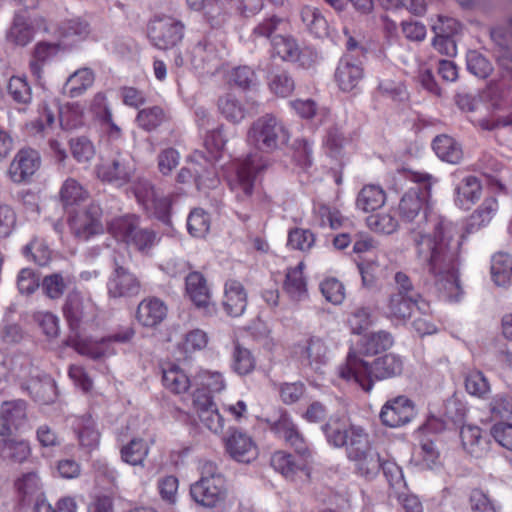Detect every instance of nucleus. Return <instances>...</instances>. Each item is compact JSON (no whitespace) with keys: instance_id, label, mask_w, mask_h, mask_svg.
<instances>
[{"instance_id":"1","label":"nucleus","mask_w":512,"mask_h":512,"mask_svg":"<svg viewBox=\"0 0 512 512\" xmlns=\"http://www.w3.org/2000/svg\"><path fill=\"white\" fill-rule=\"evenodd\" d=\"M433 235L414 233L413 243L418 260L434 277L439 297L446 301H458L463 290L459 279L463 236L452 222L434 217Z\"/></svg>"},{"instance_id":"2","label":"nucleus","mask_w":512,"mask_h":512,"mask_svg":"<svg viewBox=\"0 0 512 512\" xmlns=\"http://www.w3.org/2000/svg\"><path fill=\"white\" fill-rule=\"evenodd\" d=\"M403 368V359L394 353L385 354L368 363L354 350H350L345 362L338 366L337 375L347 382L359 385L365 392H370L374 380L399 376Z\"/></svg>"},{"instance_id":"3","label":"nucleus","mask_w":512,"mask_h":512,"mask_svg":"<svg viewBox=\"0 0 512 512\" xmlns=\"http://www.w3.org/2000/svg\"><path fill=\"white\" fill-rule=\"evenodd\" d=\"M408 178L419 185L418 188H411L401 198L399 203V213L403 219L412 222L422 212V216L416 227L411 229V239L414 233L422 232L433 235L432 219L442 216L432 213L429 210L430 189L437 183L438 179L432 174L423 171H409Z\"/></svg>"},{"instance_id":"4","label":"nucleus","mask_w":512,"mask_h":512,"mask_svg":"<svg viewBox=\"0 0 512 512\" xmlns=\"http://www.w3.org/2000/svg\"><path fill=\"white\" fill-rule=\"evenodd\" d=\"M200 473V479L190 487L192 499L208 508L224 503L228 490L226 480L217 465L211 461H205L200 466Z\"/></svg>"},{"instance_id":"5","label":"nucleus","mask_w":512,"mask_h":512,"mask_svg":"<svg viewBox=\"0 0 512 512\" xmlns=\"http://www.w3.org/2000/svg\"><path fill=\"white\" fill-rule=\"evenodd\" d=\"M248 140L257 150L271 153L288 143L289 133L274 116L265 115L252 124Z\"/></svg>"},{"instance_id":"6","label":"nucleus","mask_w":512,"mask_h":512,"mask_svg":"<svg viewBox=\"0 0 512 512\" xmlns=\"http://www.w3.org/2000/svg\"><path fill=\"white\" fill-rule=\"evenodd\" d=\"M346 455L359 476L372 480L378 475L383 458L371 445L368 433H356Z\"/></svg>"},{"instance_id":"7","label":"nucleus","mask_w":512,"mask_h":512,"mask_svg":"<svg viewBox=\"0 0 512 512\" xmlns=\"http://www.w3.org/2000/svg\"><path fill=\"white\" fill-rule=\"evenodd\" d=\"M135 172V164L128 153L113 152L111 156L103 158L97 166L98 178L103 182L121 187L127 184Z\"/></svg>"},{"instance_id":"8","label":"nucleus","mask_w":512,"mask_h":512,"mask_svg":"<svg viewBox=\"0 0 512 512\" xmlns=\"http://www.w3.org/2000/svg\"><path fill=\"white\" fill-rule=\"evenodd\" d=\"M63 314L71 330L75 332V335L70 336L67 340V344L71 346L70 339L76 337L81 339L78 334L80 326L95 318L96 306L90 298L84 297L80 292L73 290L66 297Z\"/></svg>"},{"instance_id":"9","label":"nucleus","mask_w":512,"mask_h":512,"mask_svg":"<svg viewBox=\"0 0 512 512\" xmlns=\"http://www.w3.org/2000/svg\"><path fill=\"white\" fill-rule=\"evenodd\" d=\"M268 161L258 155H249L237 167L230 188L239 201H245L253 192L255 175L268 166Z\"/></svg>"},{"instance_id":"10","label":"nucleus","mask_w":512,"mask_h":512,"mask_svg":"<svg viewBox=\"0 0 512 512\" xmlns=\"http://www.w3.org/2000/svg\"><path fill=\"white\" fill-rule=\"evenodd\" d=\"M134 194L138 202L151 215L164 223L169 222L170 200L155 190L145 179H139L134 185Z\"/></svg>"},{"instance_id":"11","label":"nucleus","mask_w":512,"mask_h":512,"mask_svg":"<svg viewBox=\"0 0 512 512\" xmlns=\"http://www.w3.org/2000/svg\"><path fill=\"white\" fill-rule=\"evenodd\" d=\"M184 25L181 21L169 17H156L149 28V38L158 49H169L176 46L183 38Z\"/></svg>"},{"instance_id":"12","label":"nucleus","mask_w":512,"mask_h":512,"mask_svg":"<svg viewBox=\"0 0 512 512\" xmlns=\"http://www.w3.org/2000/svg\"><path fill=\"white\" fill-rule=\"evenodd\" d=\"M101 215V208L95 203L75 212L69 219L71 232L80 240H88L91 236L101 233L103 231Z\"/></svg>"},{"instance_id":"13","label":"nucleus","mask_w":512,"mask_h":512,"mask_svg":"<svg viewBox=\"0 0 512 512\" xmlns=\"http://www.w3.org/2000/svg\"><path fill=\"white\" fill-rule=\"evenodd\" d=\"M134 330L131 327H126L121 331L101 339L100 342H92L86 339H79L78 337L70 339V345L80 354L89 356L93 359H99L101 357L111 354L109 349V343H127L134 337Z\"/></svg>"},{"instance_id":"14","label":"nucleus","mask_w":512,"mask_h":512,"mask_svg":"<svg viewBox=\"0 0 512 512\" xmlns=\"http://www.w3.org/2000/svg\"><path fill=\"white\" fill-rule=\"evenodd\" d=\"M415 413L414 404L410 399L397 396L383 405L379 417L383 425L397 428L409 423Z\"/></svg>"},{"instance_id":"15","label":"nucleus","mask_w":512,"mask_h":512,"mask_svg":"<svg viewBox=\"0 0 512 512\" xmlns=\"http://www.w3.org/2000/svg\"><path fill=\"white\" fill-rule=\"evenodd\" d=\"M41 165L39 153L31 148L19 150L11 161L7 175L14 183L28 182Z\"/></svg>"},{"instance_id":"16","label":"nucleus","mask_w":512,"mask_h":512,"mask_svg":"<svg viewBox=\"0 0 512 512\" xmlns=\"http://www.w3.org/2000/svg\"><path fill=\"white\" fill-rule=\"evenodd\" d=\"M226 53L222 42L212 38L199 41L191 51V64L195 69L217 68Z\"/></svg>"},{"instance_id":"17","label":"nucleus","mask_w":512,"mask_h":512,"mask_svg":"<svg viewBox=\"0 0 512 512\" xmlns=\"http://www.w3.org/2000/svg\"><path fill=\"white\" fill-rule=\"evenodd\" d=\"M193 406L200 422L213 433H220L224 428V418L218 412L212 397L197 389L193 394Z\"/></svg>"},{"instance_id":"18","label":"nucleus","mask_w":512,"mask_h":512,"mask_svg":"<svg viewBox=\"0 0 512 512\" xmlns=\"http://www.w3.org/2000/svg\"><path fill=\"white\" fill-rule=\"evenodd\" d=\"M226 450L229 455L241 463H250L257 459L259 450L248 434L235 430L226 439Z\"/></svg>"},{"instance_id":"19","label":"nucleus","mask_w":512,"mask_h":512,"mask_svg":"<svg viewBox=\"0 0 512 512\" xmlns=\"http://www.w3.org/2000/svg\"><path fill=\"white\" fill-rule=\"evenodd\" d=\"M18 377L22 381V387L28 390L36 401L49 404L56 399V384L49 376L43 375L41 377L39 372L35 371L29 380L25 379V374H19Z\"/></svg>"},{"instance_id":"20","label":"nucleus","mask_w":512,"mask_h":512,"mask_svg":"<svg viewBox=\"0 0 512 512\" xmlns=\"http://www.w3.org/2000/svg\"><path fill=\"white\" fill-rule=\"evenodd\" d=\"M27 420L26 403L23 400L6 401L0 409V436H8L21 428Z\"/></svg>"},{"instance_id":"21","label":"nucleus","mask_w":512,"mask_h":512,"mask_svg":"<svg viewBox=\"0 0 512 512\" xmlns=\"http://www.w3.org/2000/svg\"><path fill=\"white\" fill-rule=\"evenodd\" d=\"M322 430L328 443L337 448L345 447L346 454L348 453L350 442L355 438L356 433H366L362 427L347 424L339 419H331L322 427Z\"/></svg>"},{"instance_id":"22","label":"nucleus","mask_w":512,"mask_h":512,"mask_svg":"<svg viewBox=\"0 0 512 512\" xmlns=\"http://www.w3.org/2000/svg\"><path fill=\"white\" fill-rule=\"evenodd\" d=\"M42 25H44L42 17H36L32 21L24 13H16L7 32V39L16 45L25 46L32 41L35 28H40Z\"/></svg>"},{"instance_id":"23","label":"nucleus","mask_w":512,"mask_h":512,"mask_svg":"<svg viewBox=\"0 0 512 512\" xmlns=\"http://www.w3.org/2000/svg\"><path fill=\"white\" fill-rule=\"evenodd\" d=\"M111 297L133 296L140 291V282L127 269L116 263V268L107 283Z\"/></svg>"},{"instance_id":"24","label":"nucleus","mask_w":512,"mask_h":512,"mask_svg":"<svg viewBox=\"0 0 512 512\" xmlns=\"http://www.w3.org/2000/svg\"><path fill=\"white\" fill-rule=\"evenodd\" d=\"M363 76V68L349 57L340 59L334 74L338 87L344 92L357 88Z\"/></svg>"},{"instance_id":"25","label":"nucleus","mask_w":512,"mask_h":512,"mask_svg":"<svg viewBox=\"0 0 512 512\" xmlns=\"http://www.w3.org/2000/svg\"><path fill=\"white\" fill-rule=\"evenodd\" d=\"M168 308L165 303L155 297L143 299L137 308V321L144 327H157L166 318Z\"/></svg>"},{"instance_id":"26","label":"nucleus","mask_w":512,"mask_h":512,"mask_svg":"<svg viewBox=\"0 0 512 512\" xmlns=\"http://www.w3.org/2000/svg\"><path fill=\"white\" fill-rule=\"evenodd\" d=\"M273 52L281 59L292 62H299L302 66H310L313 60H308L310 52L300 50L298 44L291 37L276 35L271 40Z\"/></svg>"},{"instance_id":"27","label":"nucleus","mask_w":512,"mask_h":512,"mask_svg":"<svg viewBox=\"0 0 512 512\" xmlns=\"http://www.w3.org/2000/svg\"><path fill=\"white\" fill-rule=\"evenodd\" d=\"M302 361L314 371H320L329 361V347L325 339L312 336L301 351Z\"/></svg>"},{"instance_id":"28","label":"nucleus","mask_w":512,"mask_h":512,"mask_svg":"<svg viewBox=\"0 0 512 512\" xmlns=\"http://www.w3.org/2000/svg\"><path fill=\"white\" fill-rule=\"evenodd\" d=\"M247 306V293L236 280H228L224 287L223 307L233 317L241 316Z\"/></svg>"},{"instance_id":"29","label":"nucleus","mask_w":512,"mask_h":512,"mask_svg":"<svg viewBox=\"0 0 512 512\" xmlns=\"http://www.w3.org/2000/svg\"><path fill=\"white\" fill-rule=\"evenodd\" d=\"M419 298L391 294L387 300L385 314L392 321L405 323L410 319L414 308L418 305Z\"/></svg>"},{"instance_id":"30","label":"nucleus","mask_w":512,"mask_h":512,"mask_svg":"<svg viewBox=\"0 0 512 512\" xmlns=\"http://www.w3.org/2000/svg\"><path fill=\"white\" fill-rule=\"evenodd\" d=\"M271 430L294 447L298 453H306L307 448L304 438L287 413H282L279 418L271 424Z\"/></svg>"},{"instance_id":"31","label":"nucleus","mask_w":512,"mask_h":512,"mask_svg":"<svg viewBox=\"0 0 512 512\" xmlns=\"http://www.w3.org/2000/svg\"><path fill=\"white\" fill-rule=\"evenodd\" d=\"M258 104L255 101L243 104L233 95H226L219 100V109L222 115L229 121L239 123L247 115L256 113Z\"/></svg>"},{"instance_id":"32","label":"nucleus","mask_w":512,"mask_h":512,"mask_svg":"<svg viewBox=\"0 0 512 512\" xmlns=\"http://www.w3.org/2000/svg\"><path fill=\"white\" fill-rule=\"evenodd\" d=\"M196 115L199 127L201 129L208 130L204 144L206 149L209 151L211 158L216 160L218 157L217 154L224 148L227 141L223 135L222 127L209 130L211 119L209 118L208 113L203 109L197 110Z\"/></svg>"},{"instance_id":"33","label":"nucleus","mask_w":512,"mask_h":512,"mask_svg":"<svg viewBox=\"0 0 512 512\" xmlns=\"http://www.w3.org/2000/svg\"><path fill=\"white\" fill-rule=\"evenodd\" d=\"M460 437L464 449L474 457H482L488 451V441L478 426L463 425Z\"/></svg>"},{"instance_id":"34","label":"nucleus","mask_w":512,"mask_h":512,"mask_svg":"<svg viewBox=\"0 0 512 512\" xmlns=\"http://www.w3.org/2000/svg\"><path fill=\"white\" fill-rule=\"evenodd\" d=\"M194 164L195 182L200 187H215L218 180L213 162L206 158L202 152H195L192 155Z\"/></svg>"},{"instance_id":"35","label":"nucleus","mask_w":512,"mask_h":512,"mask_svg":"<svg viewBox=\"0 0 512 512\" xmlns=\"http://www.w3.org/2000/svg\"><path fill=\"white\" fill-rule=\"evenodd\" d=\"M303 262L289 268L286 273L284 290L292 300L301 301L307 297V283L303 275Z\"/></svg>"},{"instance_id":"36","label":"nucleus","mask_w":512,"mask_h":512,"mask_svg":"<svg viewBox=\"0 0 512 512\" xmlns=\"http://www.w3.org/2000/svg\"><path fill=\"white\" fill-rule=\"evenodd\" d=\"M94 80L95 76L91 69H78L66 80L63 86V92L71 98L78 97L93 85Z\"/></svg>"},{"instance_id":"37","label":"nucleus","mask_w":512,"mask_h":512,"mask_svg":"<svg viewBox=\"0 0 512 512\" xmlns=\"http://www.w3.org/2000/svg\"><path fill=\"white\" fill-rule=\"evenodd\" d=\"M186 292L197 307L209 305L210 291L201 273L192 272L186 277Z\"/></svg>"},{"instance_id":"38","label":"nucleus","mask_w":512,"mask_h":512,"mask_svg":"<svg viewBox=\"0 0 512 512\" xmlns=\"http://www.w3.org/2000/svg\"><path fill=\"white\" fill-rule=\"evenodd\" d=\"M436 155L445 162L457 164L463 157L461 145L448 135H439L433 141Z\"/></svg>"},{"instance_id":"39","label":"nucleus","mask_w":512,"mask_h":512,"mask_svg":"<svg viewBox=\"0 0 512 512\" xmlns=\"http://www.w3.org/2000/svg\"><path fill=\"white\" fill-rule=\"evenodd\" d=\"M392 345V335L380 330L364 335L359 341V350L361 354L371 356L389 349Z\"/></svg>"},{"instance_id":"40","label":"nucleus","mask_w":512,"mask_h":512,"mask_svg":"<svg viewBox=\"0 0 512 512\" xmlns=\"http://www.w3.org/2000/svg\"><path fill=\"white\" fill-rule=\"evenodd\" d=\"M481 196V185L474 176L464 178L456 187L455 203L463 209H469Z\"/></svg>"},{"instance_id":"41","label":"nucleus","mask_w":512,"mask_h":512,"mask_svg":"<svg viewBox=\"0 0 512 512\" xmlns=\"http://www.w3.org/2000/svg\"><path fill=\"white\" fill-rule=\"evenodd\" d=\"M385 200L386 194L380 186L366 185L357 195L356 207L367 213L381 208Z\"/></svg>"},{"instance_id":"42","label":"nucleus","mask_w":512,"mask_h":512,"mask_svg":"<svg viewBox=\"0 0 512 512\" xmlns=\"http://www.w3.org/2000/svg\"><path fill=\"white\" fill-rule=\"evenodd\" d=\"M230 10L229 0H206L200 11L212 27H221L227 21Z\"/></svg>"},{"instance_id":"43","label":"nucleus","mask_w":512,"mask_h":512,"mask_svg":"<svg viewBox=\"0 0 512 512\" xmlns=\"http://www.w3.org/2000/svg\"><path fill=\"white\" fill-rule=\"evenodd\" d=\"M163 385L175 394L188 391L191 382L188 375L178 365L170 364L163 368L162 376Z\"/></svg>"},{"instance_id":"44","label":"nucleus","mask_w":512,"mask_h":512,"mask_svg":"<svg viewBox=\"0 0 512 512\" xmlns=\"http://www.w3.org/2000/svg\"><path fill=\"white\" fill-rule=\"evenodd\" d=\"M15 488L24 502L43 497L42 483L36 472H29L19 477L15 481Z\"/></svg>"},{"instance_id":"45","label":"nucleus","mask_w":512,"mask_h":512,"mask_svg":"<svg viewBox=\"0 0 512 512\" xmlns=\"http://www.w3.org/2000/svg\"><path fill=\"white\" fill-rule=\"evenodd\" d=\"M491 274L498 286L512 284V258L506 253H497L492 258Z\"/></svg>"},{"instance_id":"46","label":"nucleus","mask_w":512,"mask_h":512,"mask_svg":"<svg viewBox=\"0 0 512 512\" xmlns=\"http://www.w3.org/2000/svg\"><path fill=\"white\" fill-rule=\"evenodd\" d=\"M138 225L135 215H124L113 218L108 223V230L115 238L128 243Z\"/></svg>"},{"instance_id":"47","label":"nucleus","mask_w":512,"mask_h":512,"mask_svg":"<svg viewBox=\"0 0 512 512\" xmlns=\"http://www.w3.org/2000/svg\"><path fill=\"white\" fill-rule=\"evenodd\" d=\"M167 120V114L159 106H152L141 109L136 116V122L138 126L147 132H151L157 129Z\"/></svg>"},{"instance_id":"48","label":"nucleus","mask_w":512,"mask_h":512,"mask_svg":"<svg viewBox=\"0 0 512 512\" xmlns=\"http://www.w3.org/2000/svg\"><path fill=\"white\" fill-rule=\"evenodd\" d=\"M149 453V446L143 439H132L121 449V458L124 462L133 466H143Z\"/></svg>"},{"instance_id":"49","label":"nucleus","mask_w":512,"mask_h":512,"mask_svg":"<svg viewBox=\"0 0 512 512\" xmlns=\"http://www.w3.org/2000/svg\"><path fill=\"white\" fill-rule=\"evenodd\" d=\"M90 25L81 18H73L62 22L59 33L62 38L72 42L82 41L90 34Z\"/></svg>"},{"instance_id":"50","label":"nucleus","mask_w":512,"mask_h":512,"mask_svg":"<svg viewBox=\"0 0 512 512\" xmlns=\"http://www.w3.org/2000/svg\"><path fill=\"white\" fill-rule=\"evenodd\" d=\"M315 215L321 227H329L336 230L345 227L349 219L344 217L341 212L328 205L321 204L315 209Z\"/></svg>"},{"instance_id":"51","label":"nucleus","mask_w":512,"mask_h":512,"mask_svg":"<svg viewBox=\"0 0 512 512\" xmlns=\"http://www.w3.org/2000/svg\"><path fill=\"white\" fill-rule=\"evenodd\" d=\"M59 195L64 206H73L86 200L88 192L76 179L68 178L63 182Z\"/></svg>"},{"instance_id":"52","label":"nucleus","mask_w":512,"mask_h":512,"mask_svg":"<svg viewBox=\"0 0 512 512\" xmlns=\"http://www.w3.org/2000/svg\"><path fill=\"white\" fill-rule=\"evenodd\" d=\"M301 19L308 30L317 37L327 34V21L320 11L312 6H305L301 10Z\"/></svg>"},{"instance_id":"53","label":"nucleus","mask_w":512,"mask_h":512,"mask_svg":"<svg viewBox=\"0 0 512 512\" xmlns=\"http://www.w3.org/2000/svg\"><path fill=\"white\" fill-rule=\"evenodd\" d=\"M498 210V203L495 198H487L481 206L471 215L469 229L477 230L487 225Z\"/></svg>"},{"instance_id":"54","label":"nucleus","mask_w":512,"mask_h":512,"mask_svg":"<svg viewBox=\"0 0 512 512\" xmlns=\"http://www.w3.org/2000/svg\"><path fill=\"white\" fill-rule=\"evenodd\" d=\"M232 368L239 375H247L255 368V359L250 350L235 343L232 352Z\"/></svg>"},{"instance_id":"55","label":"nucleus","mask_w":512,"mask_h":512,"mask_svg":"<svg viewBox=\"0 0 512 512\" xmlns=\"http://www.w3.org/2000/svg\"><path fill=\"white\" fill-rule=\"evenodd\" d=\"M210 216L203 209L196 208L192 210L187 219V228L189 233L198 238L206 236L210 230Z\"/></svg>"},{"instance_id":"56","label":"nucleus","mask_w":512,"mask_h":512,"mask_svg":"<svg viewBox=\"0 0 512 512\" xmlns=\"http://www.w3.org/2000/svg\"><path fill=\"white\" fill-rule=\"evenodd\" d=\"M271 466L275 471L281 473L284 477L292 479L300 469L293 456L284 452L277 451L271 456Z\"/></svg>"},{"instance_id":"57","label":"nucleus","mask_w":512,"mask_h":512,"mask_svg":"<svg viewBox=\"0 0 512 512\" xmlns=\"http://www.w3.org/2000/svg\"><path fill=\"white\" fill-rule=\"evenodd\" d=\"M158 240L153 230L141 228L138 225L127 244L133 245L141 253L147 254L157 244Z\"/></svg>"},{"instance_id":"58","label":"nucleus","mask_w":512,"mask_h":512,"mask_svg":"<svg viewBox=\"0 0 512 512\" xmlns=\"http://www.w3.org/2000/svg\"><path fill=\"white\" fill-rule=\"evenodd\" d=\"M208 344L207 334L200 329L188 332L184 339L178 344V348L187 357L190 354L204 349Z\"/></svg>"},{"instance_id":"59","label":"nucleus","mask_w":512,"mask_h":512,"mask_svg":"<svg viewBox=\"0 0 512 512\" xmlns=\"http://www.w3.org/2000/svg\"><path fill=\"white\" fill-rule=\"evenodd\" d=\"M8 94L19 104H28L32 99L31 87L26 78L13 76L7 86Z\"/></svg>"},{"instance_id":"60","label":"nucleus","mask_w":512,"mask_h":512,"mask_svg":"<svg viewBox=\"0 0 512 512\" xmlns=\"http://www.w3.org/2000/svg\"><path fill=\"white\" fill-rule=\"evenodd\" d=\"M69 279L60 273H53L44 277L42 290L50 299H59L64 294Z\"/></svg>"},{"instance_id":"61","label":"nucleus","mask_w":512,"mask_h":512,"mask_svg":"<svg viewBox=\"0 0 512 512\" xmlns=\"http://www.w3.org/2000/svg\"><path fill=\"white\" fill-rule=\"evenodd\" d=\"M70 149L72 156L79 163H88L94 158L95 155V148L92 142L86 137L71 139Z\"/></svg>"},{"instance_id":"62","label":"nucleus","mask_w":512,"mask_h":512,"mask_svg":"<svg viewBox=\"0 0 512 512\" xmlns=\"http://www.w3.org/2000/svg\"><path fill=\"white\" fill-rule=\"evenodd\" d=\"M33 320L48 338L59 335V319L48 311H38L33 314Z\"/></svg>"},{"instance_id":"63","label":"nucleus","mask_w":512,"mask_h":512,"mask_svg":"<svg viewBox=\"0 0 512 512\" xmlns=\"http://www.w3.org/2000/svg\"><path fill=\"white\" fill-rule=\"evenodd\" d=\"M465 388L469 394L477 397H484L490 391L489 382L480 371H472L466 376Z\"/></svg>"},{"instance_id":"64","label":"nucleus","mask_w":512,"mask_h":512,"mask_svg":"<svg viewBox=\"0 0 512 512\" xmlns=\"http://www.w3.org/2000/svg\"><path fill=\"white\" fill-rule=\"evenodd\" d=\"M61 125L67 129H74L83 124V109L77 104H67L60 110Z\"/></svg>"}]
</instances>
